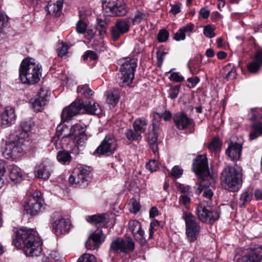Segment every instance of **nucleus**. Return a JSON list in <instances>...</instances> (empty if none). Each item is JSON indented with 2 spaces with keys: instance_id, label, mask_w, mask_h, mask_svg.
<instances>
[{
  "instance_id": "nucleus-7",
  "label": "nucleus",
  "mask_w": 262,
  "mask_h": 262,
  "mask_svg": "<svg viewBox=\"0 0 262 262\" xmlns=\"http://www.w3.org/2000/svg\"><path fill=\"white\" fill-rule=\"evenodd\" d=\"M184 219L186 224V234L190 242L195 241L200 233V226L195 217L191 213L186 212Z\"/></svg>"
},
{
  "instance_id": "nucleus-40",
  "label": "nucleus",
  "mask_w": 262,
  "mask_h": 262,
  "mask_svg": "<svg viewBox=\"0 0 262 262\" xmlns=\"http://www.w3.org/2000/svg\"><path fill=\"white\" fill-rule=\"evenodd\" d=\"M252 200V195L248 192H243L241 195L239 202L241 207H244L246 204Z\"/></svg>"
},
{
  "instance_id": "nucleus-24",
  "label": "nucleus",
  "mask_w": 262,
  "mask_h": 262,
  "mask_svg": "<svg viewBox=\"0 0 262 262\" xmlns=\"http://www.w3.org/2000/svg\"><path fill=\"white\" fill-rule=\"evenodd\" d=\"M8 171L10 180L14 184L19 183L23 179V173L20 169L14 165L8 166Z\"/></svg>"
},
{
  "instance_id": "nucleus-28",
  "label": "nucleus",
  "mask_w": 262,
  "mask_h": 262,
  "mask_svg": "<svg viewBox=\"0 0 262 262\" xmlns=\"http://www.w3.org/2000/svg\"><path fill=\"white\" fill-rule=\"evenodd\" d=\"M82 110L87 113L92 115H98L101 112L99 104L93 101H89L85 103L82 101Z\"/></svg>"
},
{
  "instance_id": "nucleus-62",
  "label": "nucleus",
  "mask_w": 262,
  "mask_h": 262,
  "mask_svg": "<svg viewBox=\"0 0 262 262\" xmlns=\"http://www.w3.org/2000/svg\"><path fill=\"white\" fill-rule=\"evenodd\" d=\"M181 11V7L180 4H177L171 6L170 12L172 15H176Z\"/></svg>"
},
{
  "instance_id": "nucleus-63",
  "label": "nucleus",
  "mask_w": 262,
  "mask_h": 262,
  "mask_svg": "<svg viewBox=\"0 0 262 262\" xmlns=\"http://www.w3.org/2000/svg\"><path fill=\"white\" fill-rule=\"evenodd\" d=\"M210 14V11L207 7L202 8L199 11V15L200 16H209Z\"/></svg>"
},
{
  "instance_id": "nucleus-43",
  "label": "nucleus",
  "mask_w": 262,
  "mask_h": 262,
  "mask_svg": "<svg viewBox=\"0 0 262 262\" xmlns=\"http://www.w3.org/2000/svg\"><path fill=\"white\" fill-rule=\"evenodd\" d=\"M75 169L76 173L79 172L81 173L84 177L89 180V174L91 171V168L90 167L80 165Z\"/></svg>"
},
{
  "instance_id": "nucleus-25",
  "label": "nucleus",
  "mask_w": 262,
  "mask_h": 262,
  "mask_svg": "<svg viewBox=\"0 0 262 262\" xmlns=\"http://www.w3.org/2000/svg\"><path fill=\"white\" fill-rule=\"evenodd\" d=\"M86 220L88 222L99 228L104 227L108 222V219L104 214L89 216Z\"/></svg>"
},
{
  "instance_id": "nucleus-18",
  "label": "nucleus",
  "mask_w": 262,
  "mask_h": 262,
  "mask_svg": "<svg viewBox=\"0 0 262 262\" xmlns=\"http://www.w3.org/2000/svg\"><path fill=\"white\" fill-rule=\"evenodd\" d=\"M51 92L47 88H41L37 98L32 103V107L36 111H40L49 100Z\"/></svg>"
},
{
  "instance_id": "nucleus-22",
  "label": "nucleus",
  "mask_w": 262,
  "mask_h": 262,
  "mask_svg": "<svg viewBox=\"0 0 262 262\" xmlns=\"http://www.w3.org/2000/svg\"><path fill=\"white\" fill-rule=\"evenodd\" d=\"M242 146L239 143L231 142L226 149V154L232 161L239 159L241 155Z\"/></svg>"
},
{
  "instance_id": "nucleus-60",
  "label": "nucleus",
  "mask_w": 262,
  "mask_h": 262,
  "mask_svg": "<svg viewBox=\"0 0 262 262\" xmlns=\"http://www.w3.org/2000/svg\"><path fill=\"white\" fill-rule=\"evenodd\" d=\"M177 188L178 190L182 193H189L190 192V186L188 185L179 184L177 186Z\"/></svg>"
},
{
  "instance_id": "nucleus-54",
  "label": "nucleus",
  "mask_w": 262,
  "mask_h": 262,
  "mask_svg": "<svg viewBox=\"0 0 262 262\" xmlns=\"http://www.w3.org/2000/svg\"><path fill=\"white\" fill-rule=\"evenodd\" d=\"M84 60H86L88 58H90L91 60H95L97 59V56L96 54L92 51H88L82 56Z\"/></svg>"
},
{
  "instance_id": "nucleus-58",
  "label": "nucleus",
  "mask_w": 262,
  "mask_h": 262,
  "mask_svg": "<svg viewBox=\"0 0 262 262\" xmlns=\"http://www.w3.org/2000/svg\"><path fill=\"white\" fill-rule=\"evenodd\" d=\"M179 86H175L170 89L169 91V96L171 99H174L177 97L179 92Z\"/></svg>"
},
{
  "instance_id": "nucleus-39",
  "label": "nucleus",
  "mask_w": 262,
  "mask_h": 262,
  "mask_svg": "<svg viewBox=\"0 0 262 262\" xmlns=\"http://www.w3.org/2000/svg\"><path fill=\"white\" fill-rule=\"evenodd\" d=\"M115 10H113L112 12L116 14L115 16H124L126 14L127 11L124 5L122 4L121 2H119L117 7H115Z\"/></svg>"
},
{
  "instance_id": "nucleus-15",
  "label": "nucleus",
  "mask_w": 262,
  "mask_h": 262,
  "mask_svg": "<svg viewBox=\"0 0 262 262\" xmlns=\"http://www.w3.org/2000/svg\"><path fill=\"white\" fill-rule=\"evenodd\" d=\"M262 260V249L260 248L251 250L248 253L242 256L236 255L235 262H261Z\"/></svg>"
},
{
  "instance_id": "nucleus-9",
  "label": "nucleus",
  "mask_w": 262,
  "mask_h": 262,
  "mask_svg": "<svg viewBox=\"0 0 262 262\" xmlns=\"http://www.w3.org/2000/svg\"><path fill=\"white\" fill-rule=\"evenodd\" d=\"M51 223L52 231L57 236L67 233L70 229L71 224L70 222L57 213L53 214Z\"/></svg>"
},
{
  "instance_id": "nucleus-51",
  "label": "nucleus",
  "mask_w": 262,
  "mask_h": 262,
  "mask_svg": "<svg viewBox=\"0 0 262 262\" xmlns=\"http://www.w3.org/2000/svg\"><path fill=\"white\" fill-rule=\"evenodd\" d=\"M129 209L131 212L136 214L140 210V205L136 200H133L129 204Z\"/></svg>"
},
{
  "instance_id": "nucleus-35",
  "label": "nucleus",
  "mask_w": 262,
  "mask_h": 262,
  "mask_svg": "<svg viewBox=\"0 0 262 262\" xmlns=\"http://www.w3.org/2000/svg\"><path fill=\"white\" fill-rule=\"evenodd\" d=\"M147 124V121L145 119L138 118L135 121L133 128L142 134L145 131Z\"/></svg>"
},
{
  "instance_id": "nucleus-30",
  "label": "nucleus",
  "mask_w": 262,
  "mask_h": 262,
  "mask_svg": "<svg viewBox=\"0 0 262 262\" xmlns=\"http://www.w3.org/2000/svg\"><path fill=\"white\" fill-rule=\"evenodd\" d=\"M62 6L63 2L61 0H58L56 3H54L49 2L46 7V10L49 15H59V13L62 8Z\"/></svg>"
},
{
  "instance_id": "nucleus-61",
  "label": "nucleus",
  "mask_w": 262,
  "mask_h": 262,
  "mask_svg": "<svg viewBox=\"0 0 262 262\" xmlns=\"http://www.w3.org/2000/svg\"><path fill=\"white\" fill-rule=\"evenodd\" d=\"M236 75V69L234 68H232V69L228 72V74L225 77V79L227 80L233 79L235 78Z\"/></svg>"
},
{
  "instance_id": "nucleus-6",
  "label": "nucleus",
  "mask_w": 262,
  "mask_h": 262,
  "mask_svg": "<svg viewBox=\"0 0 262 262\" xmlns=\"http://www.w3.org/2000/svg\"><path fill=\"white\" fill-rule=\"evenodd\" d=\"M26 143H28L27 141L19 135H11L8 141L5 143V147L3 151L4 156L7 159L15 157L18 153L21 152V146Z\"/></svg>"
},
{
  "instance_id": "nucleus-11",
  "label": "nucleus",
  "mask_w": 262,
  "mask_h": 262,
  "mask_svg": "<svg viewBox=\"0 0 262 262\" xmlns=\"http://www.w3.org/2000/svg\"><path fill=\"white\" fill-rule=\"evenodd\" d=\"M196 214L201 221L210 224L218 220L220 217L217 211L210 210L203 203H200L198 206Z\"/></svg>"
},
{
  "instance_id": "nucleus-34",
  "label": "nucleus",
  "mask_w": 262,
  "mask_h": 262,
  "mask_svg": "<svg viewBox=\"0 0 262 262\" xmlns=\"http://www.w3.org/2000/svg\"><path fill=\"white\" fill-rule=\"evenodd\" d=\"M127 139L131 141H139L142 140V136L141 134L138 132L136 129L133 128L127 129L125 134Z\"/></svg>"
},
{
  "instance_id": "nucleus-13",
  "label": "nucleus",
  "mask_w": 262,
  "mask_h": 262,
  "mask_svg": "<svg viewBox=\"0 0 262 262\" xmlns=\"http://www.w3.org/2000/svg\"><path fill=\"white\" fill-rule=\"evenodd\" d=\"M110 247L111 250L114 252L120 251L127 253L134 250L135 244L132 239L128 238L125 241L121 238H118L111 243Z\"/></svg>"
},
{
  "instance_id": "nucleus-55",
  "label": "nucleus",
  "mask_w": 262,
  "mask_h": 262,
  "mask_svg": "<svg viewBox=\"0 0 262 262\" xmlns=\"http://www.w3.org/2000/svg\"><path fill=\"white\" fill-rule=\"evenodd\" d=\"M170 78L171 80L176 82H182L184 78L182 75H181L178 72L172 73L170 76Z\"/></svg>"
},
{
  "instance_id": "nucleus-3",
  "label": "nucleus",
  "mask_w": 262,
  "mask_h": 262,
  "mask_svg": "<svg viewBox=\"0 0 262 262\" xmlns=\"http://www.w3.org/2000/svg\"><path fill=\"white\" fill-rule=\"evenodd\" d=\"M41 75V67L32 59H24L19 69L20 81L25 84H33L38 82Z\"/></svg>"
},
{
  "instance_id": "nucleus-48",
  "label": "nucleus",
  "mask_w": 262,
  "mask_h": 262,
  "mask_svg": "<svg viewBox=\"0 0 262 262\" xmlns=\"http://www.w3.org/2000/svg\"><path fill=\"white\" fill-rule=\"evenodd\" d=\"M169 37V33L166 30H160L158 35V41L160 42L166 41Z\"/></svg>"
},
{
  "instance_id": "nucleus-53",
  "label": "nucleus",
  "mask_w": 262,
  "mask_h": 262,
  "mask_svg": "<svg viewBox=\"0 0 262 262\" xmlns=\"http://www.w3.org/2000/svg\"><path fill=\"white\" fill-rule=\"evenodd\" d=\"M220 146V140L217 138H214L211 142L209 144L208 148L211 151L216 150Z\"/></svg>"
},
{
  "instance_id": "nucleus-5",
  "label": "nucleus",
  "mask_w": 262,
  "mask_h": 262,
  "mask_svg": "<svg viewBox=\"0 0 262 262\" xmlns=\"http://www.w3.org/2000/svg\"><path fill=\"white\" fill-rule=\"evenodd\" d=\"M137 67L135 59L126 60L122 63L120 68V73L118 74L117 82L122 87L129 86L134 78V72Z\"/></svg>"
},
{
  "instance_id": "nucleus-50",
  "label": "nucleus",
  "mask_w": 262,
  "mask_h": 262,
  "mask_svg": "<svg viewBox=\"0 0 262 262\" xmlns=\"http://www.w3.org/2000/svg\"><path fill=\"white\" fill-rule=\"evenodd\" d=\"M180 29L185 35L190 36V34L193 32L194 29V25L189 23Z\"/></svg>"
},
{
  "instance_id": "nucleus-14",
  "label": "nucleus",
  "mask_w": 262,
  "mask_h": 262,
  "mask_svg": "<svg viewBox=\"0 0 262 262\" xmlns=\"http://www.w3.org/2000/svg\"><path fill=\"white\" fill-rule=\"evenodd\" d=\"M82 110V100H76L68 107H65L61 113V118L64 121H68Z\"/></svg>"
},
{
  "instance_id": "nucleus-1",
  "label": "nucleus",
  "mask_w": 262,
  "mask_h": 262,
  "mask_svg": "<svg viewBox=\"0 0 262 262\" xmlns=\"http://www.w3.org/2000/svg\"><path fill=\"white\" fill-rule=\"evenodd\" d=\"M192 170L198 177V183L194 187L196 193L199 194L204 191L203 196L210 200L213 193L207 188L214 183L215 180L209 174L207 159L205 155H199L193 160Z\"/></svg>"
},
{
  "instance_id": "nucleus-10",
  "label": "nucleus",
  "mask_w": 262,
  "mask_h": 262,
  "mask_svg": "<svg viewBox=\"0 0 262 262\" xmlns=\"http://www.w3.org/2000/svg\"><path fill=\"white\" fill-rule=\"evenodd\" d=\"M118 147V141L115 137L107 135L96 149L95 153L99 155L110 156L113 154Z\"/></svg>"
},
{
  "instance_id": "nucleus-38",
  "label": "nucleus",
  "mask_w": 262,
  "mask_h": 262,
  "mask_svg": "<svg viewBox=\"0 0 262 262\" xmlns=\"http://www.w3.org/2000/svg\"><path fill=\"white\" fill-rule=\"evenodd\" d=\"M57 159L59 162L65 164L70 161L71 157L68 152L60 151L58 153Z\"/></svg>"
},
{
  "instance_id": "nucleus-12",
  "label": "nucleus",
  "mask_w": 262,
  "mask_h": 262,
  "mask_svg": "<svg viewBox=\"0 0 262 262\" xmlns=\"http://www.w3.org/2000/svg\"><path fill=\"white\" fill-rule=\"evenodd\" d=\"M85 131V127L77 124L71 128L69 134L64 135L62 138L71 137L78 146H82L87 139Z\"/></svg>"
},
{
  "instance_id": "nucleus-64",
  "label": "nucleus",
  "mask_w": 262,
  "mask_h": 262,
  "mask_svg": "<svg viewBox=\"0 0 262 262\" xmlns=\"http://www.w3.org/2000/svg\"><path fill=\"white\" fill-rule=\"evenodd\" d=\"M164 55L165 54H163L162 52L157 53V60L159 66H161L162 65L164 58Z\"/></svg>"
},
{
  "instance_id": "nucleus-17",
  "label": "nucleus",
  "mask_w": 262,
  "mask_h": 262,
  "mask_svg": "<svg viewBox=\"0 0 262 262\" xmlns=\"http://www.w3.org/2000/svg\"><path fill=\"white\" fill-rule=\"evenodd\" d=\"M129 26L128 23L122 19L118 20L112 27L111 32L114 40H117L122 35L128 32Z\"/></svg>"
},
{
  "instance_id": "nucleus-52",
  "label": "nucleus",
  "mask_w": 262,
  "mask_h": 262,
  "mask_svg": "<svg viewBox=\"0 0 262 262\" xmlns=\"http://www.w3.org/2000/svg\"><path fill=\"white\" fill-rule=\"evenodd\" d=\"M200 81V79L198 77H192L188 78L187 80L186 86L190 88H194Z\"/></svg>"
},
{
  "instance_id": "nucleus-20",
  "label": "nucleus",
  "mask_w": 262,
  "mask_h": 262,
  "mask_svg": "<svg viewBox=\"0 0 262 262\" xmlns=\"http://www.w3.org/2000/svg\"><path fill=\"white\" fill-rule=\"evenodd\" d=\"M128 228L134 235L136 240L141 243L144 242V232L142 230L141 225L140 222L136 220H130L128 223Z\"/></svg>"
},
{
  "instance_id": "nucleus-42",
  "label": "nucleus",
  "mask_w": 262,
  "mask_h": 262,
  "mask_svg": "<svg viewBox=\"0 0 262 262\" xmlns=\"http://www.w3.org/2000/svg\"><path fill=\"white\" fill-rule=\"evenodd\" d=\"M68 46L65 43L62 42L59 44L57 48L59 56L62 58H66L68 54Z\"/></svg>"
},
{
  "instance_id": "nucleus-36",
  "label": "nucleus",
  "mask_w": 262,
  "mask_h": 262,
  "mask_svg": "<svg viewBox=\"0 0 262 262\" xmlns=\"http://www.w3.org/2000/svg\"><path fill=\"white\" fill-rule=\"evenodd\" d=\"M262 135V125L259 122H255L252 125V132L250 134L249 139L253 140Z\"/></svg>"
},
{
  "instance_id": "nucleus-26",
  "label": "nucleus",
  "mask_w": 262,
  "mask_h": 262,
  "mask_svg": "<svg viewBox=\"0 0 262 262\" xmlns=\"http://www.w3.org/2000/svg\"><path fill=\"white\" fill-rule=\"evenodd\" d=\"M69 181L71 184H76L81 187L87 186L89 181L81 173L79 172L76 173V169H74L72 174L70 176Z\"/></svg>"
},
{
  "instance_id": "nucleus-57",
  "label": "nucleus",
  "mask_w": 262,
  "mask_h": 262,
  "mask_svg": "<svg viewBox=\"0 0 262 262\" xmlns=\"http://www.w3.org/2000/svg\"><path fill=\"white\" fill-rule=\"evenodd\" d=\"M50 255L51 258L54 259L55 261H56L57 262H61L63 261V258L57 251L52 252L50 253Z\"/></svg>"
},
{
  "instance_id": "nucleus-45",
  "label": "nucleus",
  "mask_w": 262,
  "mask_h": 262,
  "mask_svg": "<svg viewBox=\"0 0 262 262\" xmlns=\"http://www.w3.org/2000/svg\"><path fill=\"white\" fill-rule=\"evenodd\" d=\"M77 262H96V260L93 255L84 253L78 259Z\"/></svg>"
},
{
  "instance_id": "nucleus-44",
  "label": "nucleus",
  "mask_w": 262,
  "mask_h": 262,
  "mask_svg": "<svg viewBox=\"0 0 262 262\" xmlns=\"http://www.w3.org/2000/svg\"><path fill=\"white\" fill-rule=\"evenodd\" d=\"M120 2L119 0H105V2L103 4V7H105L109 9L110 12L113 10H115V7Z\"/></svg>"
},
{
  "instance_id": "nucleus-33",
  "label": "nucleus",
  "mask_w": 262,
  "mask_h": 262,
  "mask_svg": "<svg viewBox=\"0 0 262 262\" xmlns=\"http://www.w3.org/2000/svg\"><path fill=\"white\" fill-rule=\"evenodd\" d=\"M106 102L108 104L114 106L118 102L119 95L117 90H109L106 92Z\"/></svg>"
},
{
  "instance_id": "nucleus-23",
  "label": "nucleus",
  "mask_w": 262,
  "mask_h": 262,
  "mask_svg": "<svg viewBox=\"0 0 262 262\" xmlns=\"http://www.w3.org/2000/svg\"><path fill=\"white\" fill-rule=\"evenodd\" d=\"M15 119L14 108L6 107L2 114V124L4 127H8L14 122Z\"/></svg>"
},
{
  "instance_id": "nucleus-47",
  "label": "nucleus",
  "mask_w": 262,
  "mask_h": 262,
  "mask_svg": "<svg viewBox=\"0 0 262 262\" xmlns=\"http://www.w3.org/2000/svg\"><path fill=\"white\" fill-rule=\"evenodd\" d=\"M183 170L179 166H174L171 169L170 175L174 178H179L181 177Z\"/></svg>"
},
{
  "instance_id": "nucleus-27",
  "label": "nucleus",
  "mask_w": 262,
  "mask_h": 262,
  "mask_svg": "<svg viewBox=\"0 0 262 262\" xmlns=\"http://www.w3.org/2000/svg\"><path fill=\"white\" fill-rule=\"evenodd\" d=\"M254 58L255 61L248 65V69L251 73H256L262 66V49L256 52Z\"/></svg>"
},
{
  "instance_id": "nucleus-49",
  "label": "nucleus",
  "mask_w": 262,
  "mask_h": 262,
  "mask_svg": "<svg viewBox=\"0 0 262 262\" xmlns=\"http://www.w3.org/2000/svg\"><path fill=\"white\" fill-rule=\"evenodd\" d=\"M204 34L209 38L214 37L215 35L214 32V28L210 25L206 26L204 29Z\"/></svg>"
},
{
  "instance_id": "nucleus-8",
  "label": "nucleus",
  "mask_w": 262,
  "mask_h": 262,
  "mask_svg": "<svg viewBox=\"0 0 262 262\" xmlns=\"http://www.w3.org/2000/svg\"><path fill=\"white\" fill-rule=\"evenodd\" d=\"M43 203L41 193L35 191L32 194L29 201L25 204L24 209L27 214L35 215L40 211Z\"/></svg>"
},
{
  "instance_id": "nucleus-31",
  "label": "nucleus",
  "mask_w": 262,
  "mask_h": 262,
  "mask_svg": "<svg viewBox=\"0 0 262 262\" xmlns=\"http://www.w3.org/2000/svg\"><path fill=\"white\" fill-rule=\"evenodd\" d=\"M187 66L192 75L196 74L200 71L201 61L199 57H194L189 61Z\"/></svg>"
},
{
  "instance_id": "nucleus-56",
  "label": "nucleus",
  "mask_w": 262,
  "mask_h": 262,
  "mask_svg": "<svg viewBox=\"0 0 262 262\" xmlns=\"http://www.w3.org/2000/svg\"><path fill=\"white\" fill-rule=\"evenodd\" d=\"M146 168L151 172L156 170L157 168V162L155 160H151L146 164Z\"/></svg>"
},
{
  "instance_id": "nucleus-37",
  "label": "nucleus",
  "mask_w": 262,
  "mask_h": 262,
  "mask_svg": "<svg viewBox=\"0 0 262 262\" xmlns=\"http://www.w3.org/2000/svg\"><path fill=\"white\" fill-rule=\"evenodd\" d=\"M77 91L78 93H81L87 98H90L94 93V92L87 85L78 86Z\"/></svg>"
},
{
  "instance_id": "nucleus-41",
  "label": "nucleus",
  "mask_w": 262,
  "mask_h": 262,
  "mask_svg": "<svg viewBox=\"0 0 262 262\" xmlns=\"http://www.w3.org/2000/svg\"><path fill=\"white\" fill-rule=\"evenodd\" d=\"M158 135L157 134V127L156 124H152V130L148 134V143H155L157 142Z\"/></svg>"
},
{
  "instance_id": "nucleus-4",
  "label": "nucleus",
  "mask_w": 262,
  "mask_h": 262,
  "mask_svg": "<svg viewBox=\"0 0 262 262\" xmlns=\"http://www.w3.org/2000/svg\"><path fill=\"white\" fill-rule=\"evenodd\" d=\"M241 167L228 166L221 173L222 187L231 192L237 191L242 183V172Z\"/></svg>"
},
{
  "instance_id": "nucleus-2",
  "label": "nucleus",
  "mask_w": 262,
  "mask_h": 262,
  "mask_svg": "<svg viewBox=\"0 0 262 262\" xmlns=\"http://www.w3.org/2000/svg\"><path fill=\"white\" fill-rule=\"evenodd\" d=\"M15 237L13 244L17 248H23L24 252L28 256H38L42 251V242L35 236V231L25 227L14 230Z\"/></svg>"
},
{
  "instance_id": "nucleus-21",
  "label": "nucleus",
  "mask_w": 262,
  "mask_h": 262,
  "mask_svg": "<svg viewBox=\"0 0 262 262\" xmlns=\"http://www.w3.org/2000/svg\"><path fill=\"white\" fill-rule=\"evenodd\" d=\"M34 122L31 118H28L26 120L21 122L20 126L22 129V131L20 133L16 134L19 135V137L25 139L27 143H29V133L31 132L32 129L34 127Z\"/></svg>"
},
{
  "instance_id": "nucleus-16",
  "label": "nucleus",
  "mask_w": 262,
  "mask_h": 262,
  "mask_svg": "<svg viewBox=\"0 0 262 262\" xmlns=\"http://www.w3.org/2000/svg\"><path fill=\"white\" fill-rule=\"evenodd\" d=\"M105 236L101 229H98L92 232L87 241L85 246L89 250L99 248L100 245L104 241Z\"/></svg>"
},
{
  "instance_id": "nucleus-29",
  "label": "nucleus",
  "mask_w": 262,
  "mask_h": 262,
  "mask_svg": "<svg viewBox=\"0 0 262 262\" xmlns=\"http://www.w3.org/2000/svg\"><path fill=\"white\" fill-rule=\"evenodd\" d=\"M51 171V167L50 165H40L35 171V175L39 179L47 180L49 178Z\"/></svg>"
},
{
  "instance_id": "nucleus-19",
  "label": "nucleus",
  "mask_w": 262,
  "mask_h": 262,
  "mask_svg": "<svg viewBox=\"0 0 262 262\" xmlns=\"http://www.w3.org/2000/svg\"><path fill=\"white\" fill-rule=\"evenodd\" d=\"M174 123L180 130H183L193 124V120L184 113H178L173 118Z\"/></svg>"
},
{
  "instance_id": "nucleus-46",
  "label": "nucleus",
  "mask_w": 262,
  "mask_h": 262,
  "mask_svg": "<svg viewBox=\"0 0 262 262\" xmlns=\"http://www.w3.org/2000/svg\"><path fill=\"white\" fill-rule=\"evenodd\" d=\"M76 31L80 34H83L85 32L87 28V24L83 20L80 19L76 25Z\"/></svg>"
},
{
  "instance_id": "nucleus-59",
  "label": "nucleus",
  "mask_w": 262,
  "mask_h": 262,
  "mask_svg": "<svg viewBox=\"0 0 262 262\" xmlns=\"http://www.w3.org/2000/svg\"><path fill=\"white\" fill-rule=\"evenodd\" d=\"M186 35L182 30L180 29L174 34V38L177 41L184 40L185 39Z\"/></svg>"
},
{
  "instance_id": "nucleus-32",
  "label": "nucleus",
  "mask_w": 262,
  "mask_h": 262,
  "mask_svg": "<svg viewBox=\"0 0 262 262\" xmlns=\"http://www.w3.org/2000/svg\"><path fill=\"white\" fill-rule=\"evenodd\" d=\"M110 20L107 17L98 18L97 20L96 28L101 36L105 35Z\"/></svg>"
}]
</instances>
